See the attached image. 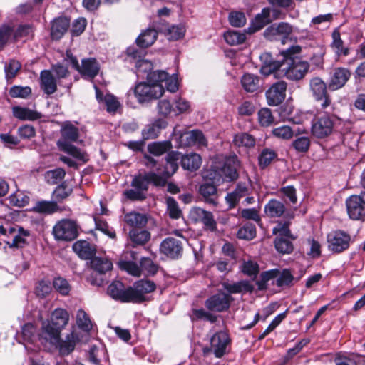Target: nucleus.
Instances as JSON below:
<instances>
[{"instance_id": "nucleus-1", "label": "nucleus", "mask_w": 365, "mask_h": 365, "mask_svg": "<svg viewBox=\"0 0 365 365\" xmlns=\"http://www.w3.org/2000/svg\"><path fill=\"white\" fill-rule=\"evenodd\" d=\"M301 47L295 45L280 52L282 59L273 61L269 53H264L261 59L264 65L261 71L268 76L275 73L276 76L285 77L288 80L298 81L303 79L309 70V63L294 56L301 52Z\"/></svg>"}, {"instance_id": "nucleus-2", "label": "nucleus", "mask_w": 365, "mask_h": 365, "mask_svg": "<svg viewBox=\"0 0 365 365\" xmlns=\"http://www.w3.org/2000/svg\"><path fill=\"white\" fill-rule=\"evenodd\" d=\"M68 312L62 308L55 309L51 314L50 319L43 322L39 339L41 344H57L59 342L61 330L69 321Z\"/></svg>"}, {"instance_id": "nucleus-3", "label": "nucleus", "mask_w": 365, "mask_h": 365, "mask_svg": "<svg viewBox=\"0 0 365 365\" xmlns=\"http://www.w3.org/2000/svg\"><path fill=\"white\" fill-rule=\"evenodd\" d=\"M152 182L156 186L165 185V179L154 172L139 174L134 176L131 181V189L126 190L123 195L131 201H142L146 198V192L149 184Z\"/></svg>"}, {"instance_id": "nucleus-4", "label": "nucleus", "mask_w": 365, "mask_h": 365, "mask_svg": "<svg viewBox=\"0 0 365 365\" xmlns=\"http://www.w3.org/2000/svg\"><path fill=\"white\" fill-rule=\"evenodd\" d=\"M61 133V138L57 142L58 148L83 163L87 162L88 160L87 154L71 143L78 140V129L73 125L67 123L62 127Z\"/></svg>"}, {"instance_id": "nucleus-5", "label": "nucleus", "mask_w": 365, "mask_h": 365, "mask_svg": "<svg viewBox=\"0 0 365 365\" xmlns=\"http://www.w3.org/2000/svg\"><path fill=\"white\" fill-rule=\"evenodd\" d=\"M142 82L138 83L134 89V93L139 103L149 102L158 99L164 93V88L157 81Z\"/></svg>"}, {"instance_id": "nucleus-6", "label": "nucleus", "mask_w": 365, "mask_h": 365, "mask_svg": "<svg viewBox=\"0 0 365 365\" xmlns=\"http://www.w3.org/2000/svg\"><path fill=\"white\" fill-rule=\"evenodd\" d=\"M349 217L354 220H365V192L359 195H353L346 200Z\"/></svg>"}, {"instance_id": "nucleus-7", "label": "nucleus", "mask_w": 365, "mask_h": 365, "mask_svg": "<svg viewBox=\"0 0 365 365\" xmlns=\"http://www.w3.org/2000/svg\"><path fill=\"white\" fill-rule=\"evenodd\" d=\"M336 118L324 113L317 116L313 121L312 133L317 138H324L329 135L334 129Z\"/></svg>"}, {"instance_id": "nucleus-8", "label": "nucleus", "mask_w": 365, "mask_h": 365, "mask_svg": "<svg viewBox=\"0 0 365 365\" xmlns=\"http://www.w3.org/2000/svg\"><path fill=\"white\" fill-rule=\"evenodd\" d=\"M309 88L314 99L320 103L322 109H326L331 103V98L327 92V86L324 81L319 78L314 77L309 81Z\"/></svg>"}, {"instance_id": "nucleus-9", "label": "nucleus", "mask_w": 365, "mask_h": 365, "mask_svg": "<svg viewBox=\"0 0 365 365\" xmlns=\"http://www.w3.org/2000/svg\"><path fill=\"white\" fill-rule=\"evenodd\" d=\"M53 234L55 238L58 240H73L78 236L77 225L73 220H62L53 227Z\"/></svg>"}, {"instance_id": "nucleus-10", "label": "nucleus", "mask_w": 365, "mask_h": 365, "mask_svg": "<svg viewBox=\"0 0 365 365\" xmlns=\"http://www.w3.org/2000/svg\"><path fill=\"white\" fill-rule=\"evenodd\" d=\"M327 238L329 250L336 253L347 250L351 241L350 235L339 230L331 232Z\"/></svg>"}, {"instance_id": "nucleus-11", "label": "nucleus", "mask_w": 365, "mask_h": 365, "mask_svg": "<svg viewBox=\"0 0 365 365\" xmlns=\"http://www.w3.org/2000/svg\"><path fill=\"white\" fill-rule=\"evenodd\" d=\"M127 55L130 58V62L135 63L138 74L148 73V76L153 72L151 71L153 69L152 62L143 58V53L142 51H139L134 47H129L127 49Z\"/></svg>"}, {"instance_id": "nucleus-12", "label": "nucleus", "mask_w": 365, "mask_h": 365, "mask_svg": "<svg viewBox=\"0 0 365 365\" xmlns=\"http://www.w3.org/2000/svg\"><path fill=\"white\" fill-rule=\"evenodd\" d=\"M156 289L155 284L148 279H141L135 282L130 287L132 302L140 303L145 301V294L153 292Z\"/></svg>"}, {"instance_id": "nucleus-13", "label": "nucleus", "mask_w": 365, "mask_h": 365, "mask_svg": "<svg viewBox=\"0 0 365 365\" xmlns=\"http://www.w3.org/2000/svg\"><path fill=\"white\" fill-rule=\"evenodd\" d=\"M287 83L279 81L272 84L266 91L268 105L275 106L279 105L285 98Z\"/></svg>"}, {"instance_id": "nucleus-14", "label": "nucleus", "mask_w": 365, "mask_h": 365, "mask_svg": "<svg viewBox=\"0 0 365 365\" xmlns=\"http://www.w3.org/2000/svg\"><path fill=\"white\" fill-rule=\"evenodd\" d=\"M160 251L171 259H178L182 254V245L179 240L167 237L160 243Z\"/></svg>"}, {"instance_id": "nucleus-15", "label": "nucleus", "mask_w": 365, "mask_h": 365, "mask_svg": "<svg viewBox=\"0 0 365 365\" xmlns=\"http://www.w3.org/2000/svg\"><path fill=\"white\" fill-rule=\"evenodd\" d=\"M108 294L114 299L121 302H132L130 287H125L120 281L113 282L107 289Z\"/></svg>"}, {"instance_id": "nucleus-16", "label": "nucleus", "mask_w": 365, "mask_h": 365, "mask_svg": "<svg viewBox=\"0 0 365 365\" xmlns=\"http://www.w3.org/2000/svg\"><path fill=\"white\" fill-rule=\"evenodd\" d=\"M148 80L150 81H157V83L160 84L162 82L165 81L166 89L171 93H175L178 90L177 77L174 76H170L168 73L164 71H154L148 76Z\"/></svg>"}, {"instance_id": "nucleus-17", "label": "nucleus", "mask_w": 365, "mask_h": 365, "mask_svg": "<svg viewBox=\"0 0 365 365\" xmlns=\"http://www.w3.org/2000/svg\"><path fill=\"white\" fill-rule=\"evenodd\" d=\"M181 154L177 151L170 152L166 158V165L164 170L162 171L160 168H157V171L160 176L165 179V185L166 184L167 179L173 175L178 169V160H181Z\"/></svg>"}, {"instance_id": "nucleus-18", "label": "nucleus", "mask_w": 365, "mask_h": 365, "mask_svg": "<svg viewBox=\"0 0 365 365\" xmlns=\"http://www.w3.org/2000/svg\"><path fill=\"white\" fill-rule=\"evenodd\" d=\"M232 299L229 294L218 293L208 298L205 302V306L210 311L220 312L230 307Z\"/></svg>"}, {"instance_id": "nucleus-19", "label": "nucleus", "mask_w": 365, "mask_h": 365, "mask_svg": "<svg viewBox=\"0 0 365 365\" xmlns=\"http://www.w3.org/2000/svg\"><path fill=\"white\" fill-rule=\"evenodd\" d=\"M351 72L349 69L338 67L333 70L328 83V88L331 91L341 88L350 78Z\"/></svg>"}, {"instance_id": "nucleus-20", "label": "nucleus", "mask_w": 365, "mask_h": 365, "mask_svg": "<svg viewBox=\"0 0 365 365\" xmlns=\"http://www.w3.org/2000/svg\"><path fill=\"white\" fill-rule=\"evenodd\" d=\"M229 343L230 338L225 331L215 333L210 339L211 348L215 356L217 358L222 357L225 354L226 348Z\"/></svg>"}, {"instance_id": "nucleus-21", "label": "nucleus", "mask_w": 365, "mask_h": 365, "mask_svg": "<svg viewBox=\"0 0 365 365\" xmlns=\"http://www.w3.org/2000/svg\"><path fill=\"white\" fill-rule=\"evenodd\" d=\"M179 140L182 146H205L207 145V140L203 133L198 130H193L180 133Z\"/></svg>"}, {"instance_id": "nucleus-22", "label": "nucleus", "mask_w": 365, "mask_h": 365, "mask_svg": "<svg viewBox=\"0 0 365 365\" xmlns=\"http://www.w3.org/2000/svg\"><path fill=\"white\" fill-rule=\"evenodd\" d=\"M75 253L82 259H91L95 256L96 249L95 245L86 240H78L73 245Z\"/></svg>"}, {"instance_id": "nucleus-23", "label": "nucleus", "mask_w": 365, "mask_h": 365, "mask_svg": "<svg viewBox=\"0 0 365 365\" xmlns=\"http://www.w3.org/2000/svg\"><path fill=\"white\" fill-rule=\"evenodd\" d=\"M239 165L237 157L227 159L223 166L219 170L220 171V176L223 180L228 181L236 180L238 177L237 168Z\"/></svg>"}, {"instance_id": "nucleus-24", "label": "nucleus", "mask_w": 365, "mask_h": 365, "mask_svg": "<svg viewBox=\"0 0 365 365\" xmlns=\"http://www.w3.org/2000/svg\"><path fill=\"white\" fill-rule=\"evenodd\" d=\"M41 88L47 95L54 93L57 90L56 79L49 70H43L40 74Z\"/></svg>"}, {"instance_id": "nucleus-25", "label": "nucleus", "mask_w": 365, "mask_h": 365, "mask_svg": "<svg viewBox=\"0 0 365 365\" xmlns=\"http://www.w3.org/2000/svg\"><path fill=\"white\" fill-rule=\"evenodd\" d=\"M95 90L96 98L97 101L99 103H105L108 112L115 113L118 108L120 106V103L117 98L110 93H106V95H103V93L97 86H95Z\"/></svg>"}, {"instance_id": "nucleus-26", "label": "nucleus", "mask_w": 365, "mask_h": 365, "mask_svg": "<svg viewBox=\"0 0 365 365\" xmlns=\"http://www.w3.org/2000/svg\"><path fill=\"white\" fill-rule=\"evenodd\" d=\"M70 26V19L65 16L55 19L51 25V35L53 39H60L67 31Z\"/></svg>"}, {"instance_id": "nucleus-27", "label": "nucleus", "mask_w": 365, "mask_h": 365, "mask_svg": "<svg viewBox=\"0 0 365 365\" xmlns=\"http://www.w3.org/2000/svg\"><path fill=\"white\" fill-rule=\"evenodd\" d=\"M124 220L133 229L142 228L148 223V216L144 213L130 212L125 215Z\"/></svg>"}, {"instance_id": "nucleus-28", "label": "nucleus", "mask_w": 365, "mask_h": 365, "mask_svg": "<svg viewBox=\"0 0 365 365\" xmlns=\"http://www.w3.org/2000/svg\"><path fill=\"white\" fill-rule=\"evenodd\" d=\"M12 113L16 118L21 120H36L42 117L41 113L21 106H14Z\"/></svg>"}, {"instance_id": "nucleus-29", "label": "nucleus", "mask_w": 365, "mask_h": 365, "mask_svg": "<svg viewBox=\"0 0 365 365\" xmlns=\"http://www.w3.org/2000/svg\"><path fill=\"white\" fill-rule=\"evenodd\" d=\"M222 287L230 294H239L244 292H252L254 289L253 286L245 280L235 283L225 282L222 284Z\"/></svg>"}, {"instance_id": "nucleus-30", "label": "nucleus", "mask_w": 365, "mask_h": 365, "mask_svg": "<svg viewBox=\"0 0 365 365\" xmlns=\"http://www.w3.org/2000/svg\"><path fill=\"white\" fill-rule=\"evenodd\" d=\"M77 339V336L72 332L66 336L65 340L59 339V342L51 344L58 348L61 355H68L74 350Z\"/></svg>"}, {"instance_id": "nucleus-31", "label": "nucleus", "mask_w": 365, "mask_h": 365, "mask_svg": "<svg viewBox=\"0 0 365 365\" xmlns=\"http://www.w3.org/2000/svg\"><path fill=\"white\" fill-rule=\"evenodd\" d=\"M264 212L269 217H279L285 212V206L279 200L272 199L264 206Z\"/></svg>"}, {"instance_id": "nucleus-32", "label": "nucleus", "mask_w": 365, "mask_h": 365, "mask_svg": "<svg viewBox=\"0 0 365 365\" xmlns=\"http://www.w3.org/2000/svg\"><path fill=\"white\" fill-rule=\"evenodd\" d=\"M201 163V157L197 153L187 154L181 158V166L185 170H196L200 167Z\"/></svg>"}, {"instance_id": "nucleus-33", "label": "nucleus", "mask_w": 365, "mask_h": 365, "mask_svg": "<svg viewBox=\"0 0 365 365\" xmlns=\"http://www.w3.org/2000/svg\"><path fill=\"white\" fill-rule=\"evenodd\" d=\"M83 76L88 78H94L98 73L99 66L98 62L93 58L82 61V65L78 70Z\"/></svg>"}, {"instance_id": "nucleus-34", "label": "nucleus", "mask_w": 365, "mask_h": 365, "mask_svg": "<svg viewBox=\"0 0 365 365\" xmlns=\"http://www.w3.org/2000/svg\"><path fill=\"white\" fill-rule=\"evenodd\" d=\"M91 267L99 274H105L113 268V263L106 257H93L91 260Z\"/></svg>"}, {"instance_id": "nucleus-35", "label": "nucleus", "mask_w": 365, "mask_h": 365, "mask_svg": "<svg viewBox=\"0 0 365 365\" xmlns=\"http://www.w3.org/2000/svg\"><path fill=\"white\" fill-rule=\"evenodd\" d=\"M333 41L331 47L337 57L347 56L349 54V48L344 46V42L341 38L340 33L334 31L332 34Z\"/></svg>"}, {"instance_id": "nucleus-36", "label": "nucleus", "mask_w": 365, "mask_h": 365, "mask_svg": "<svg viewBox=\"0 0 365 365\" xmlns=\"http://www.w3.org/2000/svg\"><path fill=\"white\" fill-rule=\"evenodd\" d=\"M270 31L274 35L282 36V43L284 44L288 40L289 36L292 32V27L288 23L281 22L278 24H274L270 27Z\"/></svg>"}, {"instance_id": "nucleus-37", "label": "nucleus", "mask_w": 365, "mask_h": 365, "mask_svg": "<svg viewBox=\"0 0 365 365\" xmlns=\"http://www.w3.org/2000/svg\"><path fill=\"white\" fill-rule=\"evenodd\" d=\"M76 321L78 328L83 331L89 332L93 328V323L90 316L83 309H78Z\"/></svg>"}, {"instance_id": "nucleus-38", "label": "nucleus", "mask_w": 365, "mask_h": 365, "mask_svg": "<svg viewBox=\"0 0 365 365\" xmlns=\"http://www.w3.org/2000/svg\"><path fill=\"white\" fill-rule=\"evenodd\" d=\"M158 33L155 29H148L136 39L137 44L141 48L150 46L156 40Z\"/></svg>"}, {"instance_id": "nucleus-39", "label": "nucleus", "mask_w": 365, "mask_h": 365, "mask_svg": "<svg viewBox=\"0 0 365 365\" xmlns=\"http://www.w3.org/2000/svg\"><path fill=\"white\" fill-rule=\"evenodd\" d=\"M233 142L236 146L246 149L253 148L255 145V138L247 133L236 134L234 137Z\"/></svg>"}, {"instance_id": "nucleus-40", "label": "nucleus", "mask_w": 365, "mask_h": 365, "mask_svg": "<svg viewBox=\"0 0 365 365\" xmlns=\"http://www.w3.org/2000/svg\"><path fill=\"white\" fill-rule=\"evenodd\" d=\"M129 236L132 242L137 245H144L150 239V233L145 230L132 229Z\"/></svg>"}, {"instance_id": "nucleus-41", "label": "nucleus", "mask_w": 365, "mask_h": 365, "mask_svg": "<svg viewBox=\"0 0 365 365\" xmlns=\"http://www.w3.org/2000/svg\"><path fill=\"white\" fill-rule=\"evenodd\" d=\"M244 89L247 92H255L259 86V78L253 74L246 73L241 79Z\"/></svg>"}, {"instance_id": "nucleus-42", "label": "nucleus", "mask_w": 365, "mask_h": 365, "mask_svg": "<svg viewBox=\"0 0 365 365\" xmlns=\"http://www.w3.org/2000/svg\"><path fill=\"white\" fill-rule=\"evenodd\" d=\"M29 232L22 227H18V232L12 237L11 242L6 243L10 247H22L27 244L26 237L29 236Z\"/></svg>"}, {"instance_id": "nucleus-43", "label": "nucleus", "mask_w": 365, "mask_h": 365, "mask_svg": "<svg viewBox=\"0 0 365 365\" xmlns=\"http://www.w3.org/2000/svg\"><path fill=\"white\" fill-rule=\"evenodd\" d=\"M163 122L160 120H155L153 123L148 125L142 131L144 139H153L160 133Z\"/></svg>"}, {"instance_id": "nucleus-44", "label": "nucleus", "mask_w": 365, "mask_h": 365, "mask_svg": "<svg viewBox=\"0 0 365 365\" xmlns=\"http://www.w3.org/2000/svg\"><path fill=\"white\" fill-rule=\"evenodd\" d=\"M57 210L58 205L55 202L45 200L37 202L33 207V211L43 214H51Z\"/></svg>"}, {"instance_id": "nucleus-45", "label": "nucleus", "mask_w": 365, "mask_h": 365, "mask_svg": "<svg viewBox=\"0 0 365 365\" xmlns=\"http://www.w3.org/2000/svg\"><path fill=\"white\" fill-rule=\"evenodd\" d=\"M172 148L170 141L154 142L148 145L149 153L154 155L160 156Z\"/></svg>"}, {"instance_id": "nucleus-46", "label": "nucleus", "mask_w": 365, "mask_h": 365, "mask_svg": "<svg viewBox=\"0 0 365 365\" xmlns=\"http://www.w3.org/2000/svg\"><path fill=\"white\" fill-rule=\"evenodd\" d=\"M36 328L31 323H27L22 327L21 335L23 339L28 343L33 344L36 339L41 341L39 334L36 335Z\"/></svg>"}, {"instance_id": "nucleus-47", "label": "nucleus", "mask_w": 365, "mask_h": 365, "mask_svg": "<svg viewBox=\"0 0 365 365\" xmlns=\"http://www.w3.org/2000/svg\"><path fill=\"white\" fill-rule=\"evenodd\" d=\"M311 140L308 136H299L297 137L291 144L297 153H307L310 147Z\"/></svg>"}, {"instance_id": "nucleus-48", "label": "nucleus", "mask_w": 365, "mask_h": 365, "mask_svg": "<svg viewBox=\"0 0 365 365\" xmlns=\"http://www.w3.org/2000/svg\"><path fill=\"white\" fill-rule=\"evenodd\" d=\"M290 237H277L274 240L276 250L282 254H289L293 250V245L289 240Z\"/></svg>"}, {"instance_id": "nucleus-49", "label": "nucleus", "mask_w": 365, "mask_h": 365, "mask_svg": "<svg viewBox=\"0 0 365 365\" xmlns=\"http://www.w3.org/2000/svg\"><path fill=\"white\" fill-rule=\"evenodd\" d=\"M270 12L271 10L269 8H264L262 9L261 14H258L256 16L253 23L255 30L262 29L266 24L272 21L270 17Z\"/></svg>"}, {"instance_id": "nucleus-50", "label": "nucleus", "mask_w": 365, "mask_h": 365, "mask_svg": "<svg viewBox=\"0 0 365 365\" xmlns=\"http://www.w3.org/2000/svg\"><path fill=\"white\" fill-rule=\"evenodd\" d=\"M65 170L58 168L47 171L45 173V179L48 183L55 185L61 181L65 177Z\"/></svg>"}, {"instance_id": "nucleus-51", "label": "nucleus", "mask_w": 365, "mask_h": 365, "mask_svg": "<svg viewBox=\"0 0 365 365\" xmlns=\"http://www.w3.org/2000/svg\"><path fill=\"white\" fill-rule=\"evenodd\" d=\"M30 198L29 195L21 191H17L9 197L10 203L19 207H23L27 205Z\"/></svg>"}, {"instance_id": "nucleus-52", "label": "nucleus", "mask_w": 365, "mask_h": 365, "mask_svg": "<svg viewBox=\"0 0 365 365\" xmlns=\"http://www.w3.org/2000/svg\"><path fill=\"white\" fill-rule=\"evenodd\" d=\"M200 192L203 197L209 202H215L214 197L216 195L217 189L212 183H204L200 187Z\"/></svg>"}, {"instance_id": "nucleus-53", "label": "nucleus", "mask_w": 365, "mask_h": 365, "mask_svg": "<svg viewBox=\"0 0 365 365\" xmlns=\"http://www.w3.org/2000/svg\"><path fill=\"white\" fill-rule=\"evenodd\" d=\"M224 38L228 44L235 46L242 43L245 41L246 36L242 33L230 31L224 34Z\"/></svg>"}, {"instance_id": "nucleus-54", "label": "nucleus", "mask_w": 365, "mask_h": 365, "mask_svg": "<svg viewBox=\"0 0 365 365\" xmlns=\"http://www.w3.org/2000/svg\"><path fill=\"white\" fill-rule=\"evenodd\" d=\"M167 211L169 216L173 219H179L182 216V210L179 208L178 202L173 197L166 198Z\"/></svg>"}, {"instance_id": "nucleus-55", "label": "nucleus", "mask_w": 365, "mask_h": 365, "mask_svg": "<svg viewBox=\"0 0 365 365\" xmlns=\"http://www.w3.org/2000/svg\"><path fill=\"white\" fill-rule=\"evenodd\" d=\"M237 237L243 240H252L256 235L255 225L252 223H247L240 227L237 232Z\"/></svg>"}, {"instance_id": "nucleus-56", "label": "nucleus", "mask_w": 365, "mask_h": 365, "mask_svg": "<svg viewBox=\"0 0 365 365\" xmlns=\"http://www.w3.org/2000/svg\"><path fill=\"white\" fill-rule=\"evenodd\" d=\"M53 286L58 292L64 296L68 295L71 289L68 282L61 277L54 278Z\"/></svg>"}, {"instance_id": "nucleus-57", "label": "nucleus", "mask_w": 365, "mask_h": 365, "mask_svg": "<svg viewBox=\"0 0 365 365\" xmlns=\"http://www.w3.org/2000/svg\"><path fill=\"white\" fill-rule=\"evenodd\" d=\"M277 157V153L273 150L265 148L259 155V164L262 168L269 165L271 162Z\"/></svg>"}, {"instance_id": "nucleus-58", "label": "nucleus", "mask_w": 365, "mask_h": 365, "mask_svg": "<svg viewBox=\"0 0 365 365\" xmlns=\"http://www.w3.org/2000/svg\"><path fill=\"white\" fill-rule=\"evenodd\" d=\"M118 265L122 270L126 271L134 277L140 276L141 269L135 262L121 260L118 262Z\"/></svg>"}, {"instance_id": "nucleus-59", "label": "nucleus", "mask_w": 365, "mask_h": 365, "mask_svg": "<svg viewBox=\"0 0 365 365\" xmlns=\"http://www.w3.org/2000/svg\"><path fill=\"white\" fill-rule=\"evenodd\" d=\"M258 120L262 126L267 127L272 124L274 122V117L272 116L270 109L263 108L258 111Z\"/></svg>"}, {"instance_id": "nucleus-60", "label": "nucleus", "mask_w": 365, "mask_h": 365, "mask_svg": "<svg viewBox=\"0 0 365 365\" xmlns=\"http://www.w3.org/2000/svg\"><path fill=\"white\" fill-rule=\"evenodd\" d=\"M9 95L12 98H26L31 93V89L29 86H12L9 91Z\"/></svg>"}, {"instance_id": "nucleus-61", "label": "nucleus", "mask_w": 365, "mask_h": 365, "mask_svg": "<svg viewBox=\"0 0 365 365\" xmlns=\"http://www.w3.org/2000/svg\"><path fill=\"white\" fill-rule=\"evenodd\" d=\"M272 133L274 137L283 140H289L294 135L293 130L287 125L275 128L272 130Z\"/></svg>"}, {"instance_id": "nucleus-62", "label": "nucleus", "mask_w": 365, "mask_h": 365, "mask_svg": "<svg viewBox=\"0 0 365 365\" xmlns=\"http://www.w3.org/2000/svg\"><path fill=\"white\" fill-rule=\"evenodd\" d=\"M294 279V277L289 269H283L279 271V274L277 277L276 284L278 287L289 286Z\"/></svg>"}, {"instance_id": "nucleus-63", "label": "nucleus", "mask_w": 365, "mask_h": 365, "mask_svg": "<svg viewBox=\"0 0 365 365\" xmlns=\"http://www.w3.org/2000/svg\"><path fill=\"white\" fill-rule=\"evenodd\" d=\"M242 272L250 277H256L259 272V266L252 260L245 261L241 267Z\"/></svg>"}, {"instance_id": "nucleus-64", "label": "nucleus", "mask_w": 365, "mask_h": 365, "mask_svg": "<svg viewBox=\"0 0 365 365\" xmlns=\"http://www.w3.org/2000/svg\"><path fill=\"white\" fill-rule=\"evenodd\" d=\"M185 33V29L182 25H174L168 29L167 36L170 40H178L182 38Z\"/></svg>"}]
</instances>
